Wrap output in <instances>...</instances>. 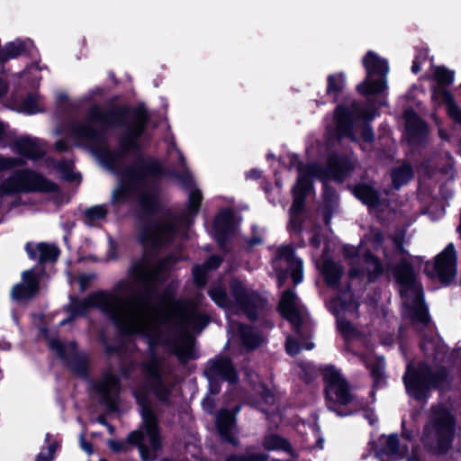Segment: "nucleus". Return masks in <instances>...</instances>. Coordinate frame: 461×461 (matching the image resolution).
<instances>
[{"label": "nucleus", "instance_id": "1", "mask_svg": "<svg viewBox=\"0 0 461 461\" xmlns=\"http://www.w3.org/2000/svg\"><path fill=\"white\" fill-rule=\"evenodd\" d=\"M139 212L138 241L143 248L140 259L133 262L129 269L130 276L141 289L137 290L131 285L130 296L131 306L144 308L158 296V286L164 281L161 275L171 272L180 261V257L170 253L163 257L149 267L151 258L164 249L168 248L175 241L179 227L174 221H162L156 220L154 215L161 211V201L158 190L149 188L138 194Z\"/></svg>", "mask_w": 461, "mask_h": 461}, {"label": "nucleus", "instance_id": "2", "mask_svg": "<svg viewBox=\"0 0 461 461\" xmlns=\"http://www.w3.org/2000/svg\"><path fill=\"white\" fill-rule=\"evenodd\" d=\"M150 115L143 104H112L107 108L91 105L85 122H75L71 135L89 143L91 150L105 164L114 165L130 155L140 152V140L145 133Z\"/></svg>", "mask_w": 461, "mask_h": 461}, {"label": "nucleus", "instance_id": "3", "mask_svg": "<svg viewBox=\"0 0 461 461\" xmlns=\"http://www.w3.org/2000/svg\"><path fill=\"white\" fill-rule=\"evenodd\" d=\"M131 289L130 283L122 279L114 285L113 292L98 290L90 293L84 299L71 297L70 317H84L89 309H98L112 322L121 337H131L138 330L131 323L128 316L124 315V308L131 305V301L130 298L124 299L121 295V292Z\"/></svg>", "mask_w": 461, "mask_h": 461}, {"label": "nucleus", "instance_id": "4", "mask_svg": "<svg viewBox=\"0 0 461 461\" xmlns=\"http://www.w3.org/2000/svg\"><path fill=\"white\" fill-rule=\"evenodd\" d=\"M354 169L355 167L351 159L341 153L330 154L328 157L326 167L318 163L307 164L306 170L298 174L291 190L293 209L301 211L302 208H305L306 199L314 189V178L342 184Z\"/></svg>", "mask_w": 461, "mask_h": 461}, {"label": "nucleus", "instance_id": "5", "mask_svg": "<svg viewBox=\"0 0 461 461\" xmlns=\"http://www.w3.org/2000/svg\"><path fill=\"white\" fill-rule=\"evenodd\" d=\"M402 381L408 395L421 402L429 397L432 390H451L453 378L447 366H439L433 370L429 363L420 361L416 366L408 365Z\"/></svg>", "mask_w": 461, "mask_h": 461}, {"label": "nucleus", "instance_id": "6", "mask_svg": "<svg viewBox=\"0 0 461 461\" xmlns=\"http://www.w3.org/2000/svg\"><path fill=\"white\" fill-rule=\"evenodd\" d=\"M434 434V441L428 442V451L435 456H446L453 447L456 432V418L452 411L441 404L432 405L429 423L424 433Z\"/></svg>", "mask_w": 461, "mask_h": 461}, {"label": "nucleus", "instance_id": "7", "mask_svg": "<svg viewBox=\"0 0 461 461\" xmlns=\"http://www.w3.org/2000/svg\"><path fill=\"white\" fill-rule=\"evenodd\" d=\"M324 398L327 408L339 417L354 415L357 410L344 411L341 406H347L354 400L348 380L333 366L328 365L322 369Z\"/></svg>", "mask_w": 461, "mask_h": 461}, {"label": "nucleus", "instance_id": "8", "mask_svg": "<svg viewBox=\"0 0 461 461\" xmlns=\"http://www.w3.org/2000/svg\"><path fill=\"white\" fill-rule=\"evenodd\" d=\"M59 186L42 174L32 169H20L0 184V198L19 193H57Z\"/></svg>", "mask_w": 461, "mask_h": 461}, {"label": "nucleus", "instance_id": "9", "mask_svg": "<svg viewBox=\"0 0 461 461\" xmlns=\"http://www.w3.org/2000/svg\"><path fill=\"white\" fill-rule=\"evenodd\" d=\"M366 75L357 91L363 96L382 94L387 88L386 76L389 72L388 61L378 56L375 51L368 50L362 59Z\"/></svg>", "mask_w": 461, "mask_h": 461}, {"label": "nucleus", "instance_id": "10", "mask_svg": "<svg viewBox=\"0 0 461 461\" xmlns=\"http://www.w3.org/2000/svg\"><path fill=\"white\" fill-rule=\"evenodd\" d=\"M203 375L208 381V393L212 395L220 393L223 382L236 385L240 381L239 372L232 359L222 354H219L206 362Z\"/></svg>", "mask_w": 461, "mask_h": 461}, {"label": "nucleus", "instance_id": "11", "mask_svg": "<svg viewBox=\"0 0 461 461\" xmlns=\"http://www.w3.org/2000/svg\"><path fill=\"white\" fill-rule=\"evenodd\" d=\"M229 288L236 306L251 322H256L259 312L266 307L267 300L257 291L248 290L244 283L236 277L230 279Z\"/></svg>", "mask_w": 461, "mask_h": 461}, {"label": "nucleus", "instance_id": "12", "mask_svg": "<svg viewBox=\"0 0 461 461\" xmlns=\"http://www.w3.org/2000/svg\"><path fill=\"white\" fill-rule=\"evenodd\" d=\"M131 153L137 155L135 160L123 172L138 187L142 185L149 178L158 182L163 177H166L167 167H164L158 158L151 156H143L141 151H131L130 154Z\"/></svg>", "mask_w": 461, "mask_h": 461}, {"label": "nucleus", "instance_id": "13", "mask_svg": "<svg viewBox=\"0 0 461 461\" xmlns=\"http://www.w3.org/2000/svg\"><path fill=\"white\" fill-rule=\"evenodd\" d=\"M91 390L99 397V402L109 412L119 410V402L122 393V381L119 375L112 371H106L99 380L91 379Z\"/></svg>", "mask_w": 461, "mask_h": 461}, {"label": "nucleus", "instance_id": "14", "mask_svg": "<svg viewBox=\"0 0 461 461\" xmlns=\"http://www.w3.org/2000/svg\"><path fill=\"white\" fill-rule=\"evenodd\" d=\"M136 403L140 408L143 428L150 447L154 451H158L162 447V438L160 434L158 417L150 407V400L146 391H134L132 393Z\"/></svg>", "mask_w": 461, "mask_h": 461}, {"label": "nucleus", "instance_id": "15", "mask_svg": "<svg viewBox=\"0 0 461 461\" xmlns=\"http://www.w3.org/2000/svg\"><path fill=\"white\" fill-rule=\"evenodd\" d=\"M203 203V194L200 189L194 188L188 194L187 205L185 211L180 214H176L170 208L163 209L161 205L162 213L161 218H155L162 221H174L178 226V222L191 225L194 223L195 217L199 214ZM159 213V212H158Z\"/></svg>", "mask_w": 461, "mask_h": 461}, {"label": "nucleus", "instance_id": "16", "mask_svg": "<svg viewBox=\"0 0 461 461\" xmlns=\"http://www.w3.org/2000/svg\"><path fill=\"white\" fill-rule=\"evenodd\" d=\"M393 279L400 286L401 297H407L410 292L416 293L423 289L417 281L414 267L407 258H401L397 264L389 267Z\"/></svg>", "mask_w": 461, "mask_h": 461}, {"label": "nucleus", "instance_id": "17", "mask_svg": "<svg viewBox=\"0 0 461 461\" xmlns=\"http://www.w3.org/2000/svg\"><path fill=\"white\" fill-rule=\"evenodd\" d=\"M457 253L453 243H448L434 261V269L441 284L449 285L456 276Z\"/></svg>", "mask_w": 461, "mask_h": 461}, {"label": "nucleus", "instance_id": "18", "mask_svg": "<svg viewBox=\"0 0 461 461\" xmlns=\"http://www.w3.org/2000/svg\"><path fill=\"white\" fill-rule=\"evenodd\" d=\"M216 429L221 443L233 447L240 445L235 411L221 409L216 416Z\"/></svg>", "mask_w": 461, "mask_h": 461}, {"label": "nucleus", "instance_id": "19", "mask_svg": "<svg viewBox=\"0 0 461 461\" xmlns=\"http://www.w3.org/2000/svg\"><path fill=\"white\" fill-rule=\"evenodd\" d=\"M360 104L354 100L350 106L339 104L334 110L336 131L340 138H354V127L356 122L355 113L359 112Z\"/></svg>", "mask_w": 461, "mask_h": 461}, {"label": "nucleus", "instance_id": "20", "mask_svg": "<svg viewBox=\"0 0 461 461\" xmlns=\"http://www.w3.org/2000/svg\"><path fill=\"white\" fill-rule=\"evenodd\" d=\"M234 212L230 208H226L219 212L212 223L214 240L220 248H223L228 243L230 238L234 232Z\"/></svg>", "mask_w": 461, "mask_h": 461}, {"label": "nucleus", "instance_id": "21", "mask_svg": "<svg viewBox=\"0 0 461 461\" xmlns=\"http://www.w3.org/2000/svg\"><path fill=\"white\" fill-rule=\"evenodd\" d=\"M405 132L409 142H422L429 134V125L412 108L404 112Z\"/></svg>", "mask_w": 461, "mask_h": 461}, {"label": "nucleus", "instance_id": "22", "mask_svg": "<svg viewBox=\"0 0 461 461\" xmlns=\"http://www.w3.org/2000/svg\"><path fill=\"white\" fill-rule=\"evenodd\" d=\"M69 354L64 359V364L77 375L82 378L89 376V357L86 353L77 351V343L71 341L68 344Z\"/></svg>", "mask_w": 461, "mask_h": 461}, {"label": "nucleus", "instance_id": "23", "mask_svg": "<svg viewBox=\"0 0 461 461\" xmlns=\"http://www.w3.org/2000/svg\"><path fill=\"white\" fill-rule=\"evenodd\" d=\"M411 304H407L408 317L411 323H419L424 326L431 321L429 308L424 301L423 289L414 293Z\"/></svg>", "mask_w": 461, "mask_h": 461}, {"label": "nucleus", "instance_id": "24", "mask_svg": "<svg viewBox=\"0 0 461 461\" xmlns=\"http://www.w3.org/2000/svg\"><path fill=\"white\" fill-rule=\"evenodd\" d=\"M25 250L31 259L37 258L38 251V260L39 263L41 265L56 262L60 255V250L58 246L54 244H48L45 242L38 243L36 249L32 247V245L30 242H28L25 246Z\"/></svg>", "mask_w": 461, "mask_h": 461}, {"label": "nucleus", "instance_id": "25", "mask_svg": "<svg viewBox=\"0 0 461 461\" xmlns=\"http://www.w3.org/2000/svg\"><path fill=\"white\" fill-rule=\"evenodd\" d=\"M14 151L22 157L32 160H38L44 157L45 150L41 147L37 139L21 137L14 142Z\"/></svg>", "mask_w": 461, "mask_h": 461}, {"label": "nucleus", "instance_id": "26", "mask_svg": "<svg viewBox=\"0 0 461 461\" xmlns=\"http://www.w3.org/2000/svg\"><path fill=\"white\" fill-rule=\"evenodd\" d=\"M354 196L369 208H376L380 205V193L373 185L367 183H358L352 186Z\"/></svg>", "mask_w": 461, "mask_h": 461}, {"label": "nucleus", "instance_id": "27", "mask_svg": "<svg viewBox=\"0 0 461 461\" xmlns=\"http://www.w3.org/2000/svg\"><path fill=\"white\" fill-rule=\"evenodd\" d=\"M295 301L296 294L292 289H286L283 292L277 305V311L285 320L291 321L294 317H299Z\"/></svg>", "mask_w": 461, "mask_h": 461}, {"label": "nucleus", "instance_id": "28", "mask_svg": "<svg viewBox=\"0 0 461 461\" xmlns=\"http://www.w3.org/2000/svg\"><path fill=\"white\" fill-rule=\"evenodd\" d=\"M321 275L325 284L331 288H339L343 275V268L340 265L332 259H327L323 262Z\"/></svg>", "mask_w": 461, "mask_h": 461}, {"label": "nucleus", "instance_id": "29", "mask_svg": "<svg viewBox=\"0 0 461 461\" xmlns=\"http://www.w3.org/2000/svg\"><path fill=\"white\" fill-rule=\"evenodd\" d=\"M138 189V186L128 178L127 175L122 172V179L118 187L112 194V203L113 204L125 203L131 194Z\"/></svg>", "mask_w": 461, "mask_h": 461}, {"label": "nucleus", "instance_id": "30", "mask_svg": "<svg viewBox=\"0 0 461 461\" xmlns=\"http://www.w3.org/2000/svg\"><path fill=\"white\" fill-rule=\"evenodd\" d=\"M21 55H29L26 42L21 39L9 41L4 48H0V63L4 64Z\"/></svg>", "mask_w": 461, "mask_h": 461}, {"label": "nucleus", "instance_id": "31", "mask_svg": "<svg viewBox=\"0 0 461 461\" xmlns=\"http://www.w3.org/2000/svg\"><path fill=\"white\" fill-rule=\"evenodd\" d=\"M363 260L368 266H373L372 269H366V280L368 284L375 283L384 273V268L381 259L371 250L367 249L363 254Z\"/></svg>", "mask_w": 461, "mask_h": 461}, {"label": "nucleus", "instance_id": "32", "mask_svg": "<svg viewBox=\"0 0 461 461\" xmlns=\"http://www.w3.org/2000/svg\"><path fill=\"white\" fill-rule=\"evenodd\" d=\"M346 76L343 72L330 74L327 77L326 95L332 97V102L337 103L339 100L346 87Z\"/></svg>", "mask_w": 461, "mask_h": 461}, {"label": "nucleus", "instance_id": "33", "mask_svg": "<svg viewBox=\"0 0 461 461\" xmlns=\"http://www.w3.org/2000/svg\"><path fill=\"white\" fill-rule=\"evenodd\" d=\"M413 177L414 171L410 163H403L391 171L392 185L395 190L407 185Z\"/></svg>", "mask_w": 461, "mask_h": 461}, {"label": "nucleus", "instance_id": "34", "mask_svg": "<svg viewBox=\"0 0 461 461\" xmlns=\"http://www.w3.org/2000/svg\"><path fill=\"white\" fill-rule=\"evenodd\" d=\"M263 447L267 451H284L288 454L293 453V447L290 441L279 434H267L263 438Z\"/></svg>", "mask_w": 461, "mask_h": 461}, {"label": "nucleus", "instance_id": "35", "mask_svg": "<svg viewBox=\"0 0 461 461\" xmlns=\"http://www.w3.org/2000/svg\"><path fill=\"white\" fill-rule=\"evenodd\" d=\"M163 343L171 348L172 353L177 357L182 364L187 363L191 359H196L192 345H183L176 340H165Z\"/></svg>", "mask_w": 461, "mask_h": 461}, {"label": "nucleus", "instance_id": "36", "mask_svg": "<svg viewBox=\"0 0 461 461\" xmlns=\"http://www.w3.org/2000/svg\"><path fill=\"white\" fill-rule=\"evenodd\" d=\"M207 294L211 300L219 307L229 309L231 306V301L226 292L225 287L221 284L212 285Z\"/></svg>", "mask_w": 461, "mask_h": 461}, {"label": "nucleus", "instance_id": "37", "mask_svg": "<svg viewBox=\"0 0 461 461\" xmlns=\"http://www.w3.org/2000/svg\"><path fill=\"white\" fill-rule=\"evenodd\" d=\"M150 391L155 397L164 405L169 406L170 396L172 393L171 388L167 384L164 378L149 384Z\"/></svg>", "mask_w": 461, "mask_h": 461}, {"label": "nucleus", "instance_id": "38", "mask_svg": "<svg viewBox=\"0 0 461 461\" xmlns=\"http://www.w3.org/2000/svg\"><path fill=\"white\" fill-rule=\"evenodd\" d=\"M432 100L441 104H445L447 112L457 104L453 94L447 89V87L444 86H434L432 88Z\"/></svg>", "mask_w": 461, "mask_h": 461}, {"label": "nucleus", "instance_id": "39", "mask_svg": "<svg viewBox=\"0 0 461 461\" xmlns=\"http://www.w3.org/2000/svg\"><path fill=\"white\" fill-rule=\"evenodd\" d=\"M209 315L206 313L199 312L195 309L190 311L185 318V323L191 326L194 330H201L204 329L209 324Z\"/></svg>", "mask_w": 461, "mask_h": 461}, {"label": "nucleus", "instance_id": "40", "mask_svg": "<svg viewBox=\"0 0 461 461\" xmlns=\"http://www.w3.org/2000/svg\"><path fill=\"white\" fill-rule=\"evenodd\" d=\"M166 177L177 179L182 187L185 190H192L194 187V180L188 170L179 172L175 169L167 168Z\"/></svg>", "mask_w": 461, "mask_h": 461}, {"label": "nucleus", "instance_id": "41", "mask_svg": "<svg viewBox=\"0 0 461 461\" xmlns=\"http://www.w3.org/2000/svg\"><path fill=\"white\" fill-rule=\"evenodd\" d=\"M433 77L438 86L447 87L454 83L455 72L444 66H439L436 68Z\"/></svg>", "mask_w": 461, "mask_h": 461}, {"label": "nucleus", "instance_id": "42", "mask_svg": "<svg viewBox=\"0 0 461 461\" xmlns=\"http://www.w3.org/2000/svg\"><path fill=\"white\" fill-rule=\"evenodd\" d=\"M305 212V208H302L301 211H296L293 209V204L289 209V223H288V230L290 232H294L295 234L301 235L303 230V221L301 219V216Z\"/></svg>", "mask_w": 461, "mask_h": 461}, {"label": "nucleus", "instance_id": "43", "mask_svg": "<svg viewBox=\"0 0 461 461\" xmlns=\"http://www.w3.org/2000/svg\"><path fill=\"white\" fill-rule=\"evenodd\" d=\"M400 450V440L397 434H390L385 438L384 446L376 451V456H380L382 455H396Z\"/></svg>", "mask_w": 461, "mask_h": 461}, {"label": "nucleus", "instance_id": "44", "mask_svg": "<svg viewBox=\"0 0 461 461\" xmlns=\"http://www.w3.org/2000/svg\"><path fill=\"white\" fill-rule=\"evenodd\" d=\"M124 315L128 316L131 323L135 327V329H137V330H138L137 334H144L147 337L149 351L152 352V350H157V347L161 342L160 332L159 331L151 332L149 330L143 331L137 327V325L135 324V322L132 320V317L130 314H128L125 311H124ZM134 335H136V333Z\"/></svg>", "mask_w": 461, "mask_h": 461}, {"label": "nucleus", "instance_id": "45", "mask_svg": "<svg viewBox=\"0 0 461 461\" xmlns=\"http://www.w3.org/2000/svg\"><path fill=\"white\" fill-rule=\"evenodd\" d=\"M37 294L32 289H29L27 285L23 283L16 284L12 288V296L16 301L30 300Z\"/></svg>", "mask_w": 461, "mask_h": 461}, {"label": "nucleus", "instance_id": "46", "mask_svg": "<svg viewBox=\"0 0 461 461\" xmlns=\"http://www.w3.org/2000/svg\"><path fill=\"white\" fill-rule=\"evenodd\" d=\"M208 271L203 265H195L192 269L193 279L198 289H203L208 282Z\"/></svg>", "mask_w": 461, "mask_h": 461}, {"label": "nucleus", "instance_id": "47", "mask_svg": "<svg viewBox=\"0 0 461 461\" xmlns=\"http://www.w3.org/2000/svg\"><path fill=\"white\" fill-rule=\"evenodd\" d=\"M321 181L322 182L323 206L334 207L338 199L335 188L328 184V180Z\"/></svg>", "mask_w": 461, "mask_h": 461}, {"label": "nucleus", "instance_id": "48", "mask_svg": "<svg viewBox=\"0 0 461 461\" xmlns=\"http://www.w3.org/2000/svg\"><path fill=\"white\" fill-rule=\"evenodd\" d=\"M276 257L278 259H284L288 266L295 261L302 260L295 256V249L292 245H285L278 248Z\"/></svg>", "mask_w": 461, "mask_h": 461}, {"label": "nucleus", "instance_id": "49", "mask_svg": "<svg viewBox=\"0 0 461 461\" xmlns=\"http://www.w3.org/2000/svg\"><path fill=\"white\" fill-rule=\"evenodd\" d=\"M107 212L105 205H95L85 211V217L86 221L93 222L104 219Z\"/></svg>", "mask_w": 461, "mask_h": 461}, {"label": "nucleus", "instance_id": "50", "mask_svg": "<svg viewBox=\"0 0 461 461\" xmlns=\"http://www.w3.org/2000/svg\"><path fill=\"white\" fill-rule=\"evenodd\" d=\"M142 368L146 375L149 384L164 378L162 366H154L151 363H143Z\"/></svg>", "mask_w": 461, "mask_h": 461}, {"label": "nucleus", "instance_id": "51", "mask_svg": "<svg viewBox=\"0 0 461 461\" xmlns=\"http://www.w3.org/2000/svg\"><path fill=\"white\" fill-rule=\"evenodd\" d=\"M242 344L249 349H255L261 344V338L258 333L249 330L241 332Z\"/></svg>", "mask_w": 461, "mask_h": 461}, {"label": "nucleus", "instance_id": "52", "mask_svg": "<svg viewBox=\"0 0 461 461\" xmlns=\"http://www.w3.org/2000/svg\"><path fill=\"white\" fill-rule=\"evenodd\" d=\"M57 169L62 175L64 180L68 182H74L76 180V174L73 172V164L70 161L62 159L58 162Z\"/></svg>", "mask_w": 461, "mask_h": 461}, {"label": "nucleus", "instance_id": "53", "mask_svg": "<svg viewBox=\"0 0 461 461\" xmlns=\"http://www.w3.org/2000/svg\"><path fill=\"white\" fill-rule=\"evenodd\" d=\"M267 456L263 453H253L249 455L230 454L224 461H266Z\"/></svg>", "mask_w": 461, "mask_h": 461}, {"label": "nucleus", "instance_id": "54", "mask_svg": "<svg viewBox=\"0 0 461 461\" xmlns=\"http://www.w3.org/2000/svg\"><path fill=\"white\" fill-rule=\"evenodd\" d=\"M22 108L28 114H35L41 112L37 96L34 94H28L23 101Z\"/></svg>", "mask_w": 461, "mask_h": 461}, {"label": "nucleus", "instance_id": "55", "mask_svg": "<svg viewBox=\"0 0 461 461\" xmlns=\"http://www.w3.org/2000/svg\"><path fill=\"white\" fill-rule=\"evenodd\" d=\"M23 285L38 294L40 290V279L33 270H27L23 273Z\"/></svg>", "mask_w": 461, "mask_h": 461}, {"label": "nucleus", "instance_id": "56", "mask_svg": "<svg viewBox=\"0 0 461 461\" xmlns=\"http://www.w3.org/2000/svg\"><path fill=\"white\" fill-rule=\"evenodd\" d=\"M288 269L291 273L294 285H299L303 279V260L295 261L294 264L288 266Z\"/></svg>", "mask_w": 461, "mask_h": 461}, {"label": "nucleus", "instance_id": "57", "mask_svg": "<svg viewBox=\"0 0 461 461\" xmlns=\"http://www.w3.org/2000/svg\"><path fill=\"white\" fill-rule=\"evenodd\" d=\"M49 348L54 350L62 361H64L69 354L67 351V345L57 338H52L49 340Z\"/></svg>", "mask_w": 461, "mask_h": 461}, {"label": "nucleus", "instance_id": "58", "mask_svg": "<svg viewBox=\"0 0 461 461\" xmlns=\"http://www.w3.org/2000/svg\"><path fill=\"white\" fill-rule=\"evenodd\" d=\"M337 328L344 337L356 336L357 334V328L347 319L338 320Z\"/></svg>", "mask_w": 461, "mask_h": 461}, {"label": "nucleus", "instance_id": "59", "mask_svg": "<svg viewBox=\"0 0 461 461\" xmlns=\"http://www.w3.org/2000/svg\"><path fill=\"white\" fill-rule=\"evenodd\" d=\"M23 161L17 158H5L0 155V173L21 166Z\"/></svg>", "mask_w": 461, "mask_h": 461}, {"label": "nucleus", "instance_id": "60", "mask_svg": "<svg viewBox=\"0 0 461 461\" xmlns=\"http://www.w3.org/2000/svg\"><path fill=\"white\" fill-rule=\"evenodd\" d=\"M144 441V433L141 430H133L131 431L126 438V442L128 447H140L141 445H143Z\"/></svg>", "mask_w": 461, "mask_h": 461}, {"label": "nucleus", "instance_id": "61", "mask_svg": "<svg viewBox=\"0 0 461 461\" xmlns=\"http://www.w3.org/2000/svg\"><path fill=\"white\" fill-rule=\"evenodd\" d=\"M107 445H108L109 448L113 453H116V454L125 453V452L129 451V449H130L127 445L126 440L122 441V440H116V439H108Z\"/></svg>", "mask_w": 461, "mask_h": 461}, {"label": "nucleus", "instance_id": "62", "mask_svg": "<svg viewBox=\"0 0 461 461\" xmlns=\"http://www.w3.org/2000/svg\"><path fill=\"white\" fill-rule=\"evenodd\" d=\"M361 137L366 143H372L375 141V131L370 123L363 122L361 128Z\"/></svg>", "mask_w": 461, "mask_h": 461}, {"label": "nucleus", "instance_id": "63", "mask_svg": "<svg viewBox=\"0 0 461 461\" xmlns=\"http://www.w3.org/2000/svg\"><path fill=\"white\" fill-rule=\"evenodd\" d=\"M360 251L357 247L346 244L342 247V255L345 259H355L359 257Z\"/></svg>", "mask_w": 461, "mask_h": 461}, {"label": "nucleus", "instance_id": "64", "mask_svg": "<svg viewBox=\"0 0 461 461\" xmlns=\"http://www.w3.org/2000/svg\"><path fill=\"white\" fill-rule=\"evenodd\" d=\"M259 395H260L261 400L265 403L269 404V405L274 404L275 394L267 384H264L261 385V391L259 393Z\"/></svg>", "mask_w": 461, "mask_h": 461}]
</instances>
